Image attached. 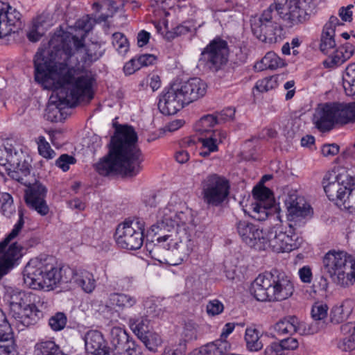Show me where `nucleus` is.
Segmentation results:
<instances>
[{
    "label": "nucleus",
    "mask_w": 355,
    "mask_h": 355,
    "mask_svg": "<svg viewBox=\"0 0 355 355\" xmlns=\"http://www.w3.org/2000/svg\"><path fill=\"white\" fill-rule=\"evenodd\" d=\"M94 22L87 15L76 22L83 33L80 37L65 33L53 37L45 49H39L34 57L35 79L46 84L56 80L59 88L50 98L47 119L58 121L61 110L73 107L83 97L92 98L95 81L91 71L86 70L105 53L99 42L85 44V37L92 29Z\"/></svg>",
    "instance_id": "obj_1"
},
{
    "label": "nucleus",
    "mask_w": 355,
    "mask_h": 355,
    "mask_svg": "<svg viewBox=\"0 0 355 355\" xmlns=\"http://www.w3.org/2000/svg\"><path fill=\"white\" fill-rule=\"evenodd\" d=\"M23 277L24 284L34 290L50 291L60 284L68 282L75 284L87 293H91L96 287L92 272L84 269L58 267L52 257L31 259L24 269Z\"/></svg>",
    "instance_id": "obj_2"
},
{
    "label": "nucleus",
    "mask_w": 355,
    "mask_h": 355,
    "mask_svg": "<svg viewBox=\"0 0 355 355\" xmlns=\"http://www.w3.org/2000/svg\"><path fill=\"white\" fill-rule=\"evenodd\" d=\"M137 134L130 125H121L112 137L109 152L95 164L101 175L120 174L127 177L137 175L142 169L143 155L138 147Z\"/></svg>",
    "instance_id": "obj_3"
},
{
    "label": "nucleus",
    "mask_w": 355,
    "mask_h": 355,
    "mask_svg": "<svg viewBox=\"0 0 355 355\" xmlns=\"http://www.w3.org/2000/svg\"><path fill=\"white\" fill-rule=\"evenodd\" d=\"M275 1V4H271L259 17L251 21L254 35L265 43H276L282 39L283 29L272 21L275 10L284 21L293 26L308 21L315 7L313 0Z\"/></svg>",
    "instance_id": "obj_4"
},
{
    "label": "nucleus",
    "mask_w": 355,
    "mask_h": 355,
    "mask_svg": "<svg viewBox=\"0 0 355 355\" xmlns=\"http://www.w3.org/2000/svg\"><path fill=\"white\" fill-rule=\"evenodd\" d=\"M287 209V218L290 222L289 230L284 232L281 227L271 228L266 235L263 234V241L259 249L270 248L275 252H291L298 247L297 236L294 232L295 227L305 224L307 218L313 214L312 208L303 197L295 192L288 193L284 200Z\"/></svg>",
    "instance_id": "obj_5"
},
{
    "label": "nucleus",
    "mask_w": 355,
    "mask_h": 355,
    "mask_svg": "<svg viewBox=\"0 0 355 355\" xmlns=\"http://www.w3.org/2000/svg\"><path fill=\"white\" fill-rule=\"evenodd\" d=\"M157 223L151 226L152 232L163 235L157 239L160 246L168 250H177L184 256H188L193 250L195 241L188 233L187 224L191 221L189 211H175L168 205L159 210Z\"/></svg>",
    "instance_id": "obj_6"
},
{
    "label": "nucleus",
    "mask_w": 355,
    "mask_h": 355,
    "mask_svg": "<svg viewBox=\"0 0 355 355\" xmlns=\"http://www.w3.org/2000/svg\"><path fill=\"white\" fill-rule=\"evenodd\" d=\"M207 88V84L199 78L173 83L161 94L158 108L163 114H175L185 105L204 96Z\"/></svg>",
    "instance_id": "obj_7"
},
{
    "label": "nucleus",
    "mask_w": 355,
    "mask_h": 355,
    "mask_svg": "<svg viewBox=\"0 0 355 355\" xmlns=\"http://www.w3.org/2000/svg\"><path fill=\"white\" fill-rule=\"evenodd\" d=\"M250 291L257 301H282L293 295L294 286L284 272L273 270L259 275L252 283Z\"/></svg>",
    "instance_id": "obj_8"
},
{
    "label": "nucleus",
    "mask_w": 355,
    "mask_h": 355,
    "mask_svg": "<svg viewBox=\"0 0 355 355\" xmlns=\"http://www.w3.org/2000/svg\"><path fill=\"white\" fill-rule=\"evenodd\" d=\"M322 272L334 284L349 287L355 282V259L345 251L331 250L323 257Z\"/></svg>",
    "instance_id": "obj_9"
},
{
    "label": "nucleus",
    "mask_w": 355,
    "mask_h": 355,
    "mask_svg": "<svg viewBox=\"0 0 355 355\" xmlns=\"http://www.w3.org/2000/svg\"><path fill=\"white\" fill-rule=\"evenodd\" d=\"M355 121V103L347 105L325 103L315 111L313 122L322 132L330 130L334 123Z\"/></svg>",
    "instance_id": "obj_10"
},
{
    "label": "nucleus",
    "mask_w": 355,
    "mask_h": 355,
    "mask_svg": "<svg viewBox=\"0 0 355 355\" xmlns=\"http://www.w3.org/2000/svg\"><path fill=\"white\" fill-rule=\"evenodd\" d=\"M24 157L23 152L16 150L11 144L0 143V174H7L21 184H26L21 175L27 176L30 173L31 165Z\"/></svg>",
    "instance_id": "obj_11"
},
{
    "label": "nucleus",
    "mask_w": 355,
    "mask_h": 355,
    "mask_svg": "<svg viewBox=\"0 0 355 355\" xmlns=\"http://www.w3.org/2000/svg\"><path fill=\"white\" fill-rule=\"evenodd\" d=\"M144 222L139 218L126 220L119 224L116 230L115 239L117 245L123 249L135 250L144 243Z\"/></svg>",
    "instance_id": "obj_12"
},
{
    "label": "nucleus",
    "mask_w": 355,
    "mask_h": 355,
    "mask_svg": "<svg viewBox=\"0 0 355 355\" xmlns=\"http://www.w3.org/2000/svg\"><path fill=\"white\" fill-rule=\"evenodd\" d=\"M229 181L217 174L207 175L202 182V195L208 207H220L227 200L230 193Z\"/></svg>",
    "instance_id": "obj_13"
},
{
    "label": "nucleus",
    "mask_w": 355,
    "mask_h": 355,
    "mask_svg": "<svg viewBox=\"0 0 355 355\" xmlns=\"http://www.w3.org/2000/svg\"><path fill=\"white\" fill-rule=\"evenodd\" d=\"M324 192L330 200L336 199L347 202L346 197L352 187L355 186V179L347 171L336 172L325 175L322 180Z\"/></svg>",
    "instance_id": "obj_14"
},
{
    "label": "nucleus",
    "mask_w": 355,
    "mask_h": 355,
    "mask_svg": "<svg viewBox=\"0 0 355 355\" xmlns=\"http://www.w3.org/2000/svg\"><path fill=\"white\" fill-rule=\"evenodd\" d=\"M228 55L227 42L216 37L202 50L199 61L211 71L216 72L227 64Z\"/></svg>",
    "instance_id": "obj_15"
},
{
    "label": "nucleus",
    "mask_w": 355,
    "mask_h": 355,
    "mask_svg": "<svg viewBox=\"0 0 355 355\" xmlns=\"http://www.w3.org/2000/svg\"><path fill=\"white\" fill-rule=\"evenodd\" d=\"M21 175L24 178V182H26L24 184L27 187L24 191V200L27 206L42 216L46 215L49 210L45 200L47 189L37 181L33 184L28 182L24 179L25 176Z\"/></svg>",
    "instance_id": "obj_16"
},
{
    "label": "nucleus",
    "mask_w": 355,
    "mask_h": 355,
    "mask_svg": "<svg viewBox=\"0 0 355 355\" xmlns=\"http://www.w3.org/2000/svg\"><path fill=\"white\" fill-rule=\"evenodd\" d=\"M39 300V296L31 292L26 293L17 288H5L3 300L9 308V313L14 317L19 314L24 307L28 306L31 301Z\"/></svg>",
    "instance_id": "obj_17"
},
{
    "label": "nucleus",
    "mask_w": 355,
    "mask_h": 355,
    "mask_svg": "<svg viewBox=\"0 0 355 355\" xmlns=\"http://www.w3.org/2000/svg\"><path fill=\"white\" fill-rule=\"evenodd\" d=\"M21 16L15 8L0 1V37L15 33L21 28Z\"/></svg>",
    "instance_id": "obj_18"
},
{
    "label": "nucleus",
    "mask_w": 355,
    "mask_h": 355,
    "mask_svg": "<svg viewBox=\"0 0 355 355\" xmlns=\"http://www.w3.org/2000/svg\"><path fill=\"white\" fill-rule=\"evenodd\" d=\"M236 230L243 241L250 247L261 245L263 232L259 227L247 220H239L236 224Z\"/></svg>",
    "instance_id": "obj_19"
},
{
    "label": "nucleus",
    "mask_w": 355,
    "mask_h": 355,
    "mask_svg": "<svg viewBox=\"0 0 355 355\" xmlns=\"http://www.w3.org/2000/svg\"><path fill=\"white\" fill-rule=\"evenodd\" d=\"M22 247L17 243H12L0 257V280L19 264L23 256Z\"/></svg>",
    "instance_id": "obj_20"
},
{
    "label": "nucleus",
    "mask_w": 355,
    "mask_h": 355,
    "mask_svg": "<svg viewBox=\"0 0 355 355\" xmlns=\"http://www.w3.org/2000/svg\"><path fill=\"white\" fill-rule=\"evenodd\" d=\"M53 25V20L49 13H42L33 21V25L27 33L28 40L35 42L40 40L46 31Z\"/></svg>",
    "instance_id": "obj_21"
},
{
    "label": "nucleus",
    "mask_w": 355,
    "mask_h": 355,
    "mask_svg": "<svg viewBox=\"0 0 355 355\" xmlns=\"http://www.w3.org/2000/svg\"><path fill=\"white\" fill-rule=\"evenodd\" d=\"M40 302L39 300H33L31 301L28 306L24 307L19 314H16L13 318L24 327H28L37 323L39 320V306L37 304Z\"/></svg>",
    "instance_id": "obj_22"
},
{
    "label": "nucleus",
    "mask_w": 355,
    "mask_h": 355,
    "mask_svg": "<svg viewBox=\"0 0 355 355\" xmlns=\"http://www.w3.org/2000/svg\"><path fill=\"white\" fill-rule=\"evenodd\" d=\"M354 52V46L347 42L336 49L332 55L324 62L327 67H336L341 65L348 59H349Z\"/></svg>",
    "instance_id": "obj_23"
},
{
    "label": "nucleus",
    "mask_w": 355,
    "mask_h": 355,
    "mask_svg": "<svg viewBox=\"0 0 355 355\" xmlns=\"http://www.w3.org/2000/svg\"><path fill=\"white\" fill-rule=\"evenodd\" d=\"M85 349L90 355H97L107 349L103 335L98 331H89L85 336Z\"/></svg>",
    "instance_id": "obj_24"
},
{
    "label": "nucleus",
    "mask_w": 355,
    "mask_h": 355,
    "mask_svg": "<svg viewBox=\"0 0 355 355\" xmlns=\"http://www.w3.org/2000/svg\"><path fill=\"white\" fill-rule=\"evenodd\" d=\"M353 308V302L349 300H346L340 304L334 306L330 313L331 322L336 324L345 322L351 315Z\"/></svg>",
    "instance_id": "obj_25"
},
{
    "label": "nucleus",
    "mask_w": 355,
    "mask_h": 355,
    "mask_svg": "<svg viewBox=\"0 0 355 355\" xmlns=\"http://www.w3.org/2000/svg\"><path fill=\"white\" fill-rule=\"evenodd\" d=\"M137 302L135 297L125 293H111L108 298V303L111 306H116L120 310L131 308Z\"/></svg>",
    "instance_id": "obj_26"
},
{
    "label": "nucleus",
    "mask_w": 355,
    "mask_h": 355,
    "mask_svg": "<svg viewBox=\"0 0 355 355\" xmlns=\"http://www.w3.org/2000/svg\"><path fill=\"white\" fill-rule=\"evenodd\" d=\"M297 324V318L295 316H287L279 320L272 327L273 331L278 336H284L286 334L293 335L296 333V327Z\"/></svg>",
    "instance_id": "obj_27"
},
{
    "label": "nucleus",
    "mask_w": 355,
    "mask_h": 355,
    "mask_svg": "<svg viewBox=\"0 0 355 355\" xmlns=\"http://www.w3.org/2000/svg\"><path fill=\"white\" fill-rule=\"evenodd\" d=\"M35 355H67L55 341L51 340H39L34 347Z\"/></svg>",
    "instance_id": "obj_28"
},
{
    "label": "nucleus",
    "mask_w": 355,
    "mask_h": 355,
    "mask_svg": "<svg viewBox=\"0 0 355 355\" xmlns=\"http://www.w3.org/2000/svg\"><path fill=\"white\" fill-rule=\"evenodd\" d=\"M284 63L281 58L278 57L274 52H268L262 60L257 62L254 67L258 71H263L266 69H276L282 66Z\"/></svg>",
    "instance_id": "obj_29"
},
{
    "label": "nucleus",
    "mask_w": 355,
    "mask_h": 355,
    "mask_svg": "<svg viewBox=\"0 0 355 355\" xmlns=\"http://www.w3.org/2000/svg\"><path fill=\"white\" fill-rule=\"evenodd\" d=\"M129 324L132 331L138 338L150 333V320L146 315L130 318Z\"/></svg>",
    "instance_id": "obj_30"
},
{
    "label": "nucleus",
    "mask_w": 355,
    "mask_h": 355,
    "mask_svg": "<svg viewBox=\"0 0 355 355\" xmlns=\"http://www.w3.org/2000/svg\"><path fill=\"white\" fill-rule=\"evenodd\" d=\"M245 340L247 348L252 352H257L263 346L259 331L254 328L248 327L245 329Z\"/></svg>",
    "instance_id": "obj_31"
},
{
    "label": "nucleus",
    "mask_w": 355,
    "mask_h": 355,
    "mask_svg": "<svg viewBox=\"0 0 355 355\" xmlns=\"http://www.w3.org/2000/svg\"><path fill=\"white\" fill-rule=\"evenodd\" d=\"M343 87L348 96L355 94V63L349 64L343 75Z\"/></svg>",
    "instance_id": "obj_32"
},
{
    "label": "nucleus",
    "mask_w": 355,
    "mask_h": 355,
    "mask_svg": "<svg viewBox=\"0 0 355 355\" xmlns=\"http://www.w3.org/2000/svg\"><path fill=\"white\" fill-rule=\"evenodd\" d=\"M218 124L214 114H207L200 118L196 123L195 129L202 136L207 135L211 131V128Z\"/></svg>",
    "instance_id": "obj_33"
},
{
    "label": "nucleus",
    "mask_w": 355,
    "mask_h": 355,
    "mask_svg": "<svg viewBox=\"0 0 355 355\" xmlns=\"http://www.w3.org/2000/svg\"><path fill=\"white\" fill-rule=\"evenodd\" d=\"M129 336L126 332L121 328H113L111 331V343L116 349L119 351L128 345Z\"/></svg>",
    "instance_id": "obj_34"
},
{
    "label": "nucleus",
    "mask_w": 355,
    "mask_h": 355,
    "mask_svg": "<svg viewBox=\"0 0 355 355\" xmlns=\"http://www.w3.org/2000/svg\"><path fill=\"white\" fill-rule=\"evenodd\" d=\"M272 206V203L270 202H267V204H263L262 202L252 203L250 216L259 221L265 220L268 216V211Z\"/></svg>",
    "instance_id": "obj_35"
},
{
    "label": "nucleus",
    "mask_w": 355,
    "mask_h": 355,
    "mask_svg": "<svg viewBox=\"0 0 355 355\" xmlns=\"http://www.w3.org/2000/svg\"><path fill=\"white\" fill-rule=\"evenodd\" d=\"M19 220L17 223L14 225L13 229L3 240L0 241V254L4 252L10 241L17 236L24 226V220L23 218L22 212L19 211Z\"/></svg>",
    "instance_id": "obj_36"
},
{
    "label": "nucleus",
    "mask_w": 355,
    "mask_h": 355,
    "mask_svg": "<svg viewBox=\"0 0 355 355\" xmlns=\"http://www.w3.org/2000/svg\"><path fill=\"white\" fill-rule=\"evenodd\" d=\"M0 210L7 218L15 212L12 197L8 193H0Z\"/></svg>",
    "instance_id": "obj_37"
},
{
    "label": "nucleus",
    "mask_w": 355,
    "mask_h": 355,
    "mask_svg": "<svg viewBox=\"0 0 355 355\" xmlns=\"http://www.w3.org/2000/svg\"><path fill=\"white\" fill-rule=\"evenodd\" d=\"M334 36V33L322 30L320 38V49L323 53L328 54L331 50L336 47V43Z\"/></svg>",
    "instance_id": "obj_38"
},
{
    "label": "nucleus",
    "mask_w": 355,
    "mask_h": 355,
    "mask_svg": "<svg viewBox=\"0 0 355 355\" xmlns=\"http://www.w3.org/2000/svg\"><path fill=\"white\" fill-rule=\"evenodd\" d=\"M252 196L255 199V202L273 203L272 193L271 191L266 187H256L252 190Z\"/></svg>",
    "instance_id": "obj_39"
},
{
    "label": "nucleus",
    "mask_w": 355,
    "mask_h": 355,
    "mask_svg": "<svg viewBox=\"0 0 355 355\" xmlns=\"http://www.w3.org/2000/svg\"><path fill=\"white\" fill-rule=\"evenodd\" d=\"M112 44L119 54H125L129 49V42L126 37L117 32L112 35Z\"/></svg>",
    "instance_id": "obj_40"
},
{
    "label": "nucleus",
    "mask_w": 355,
    "mask_h": 355,
    "mask_svg": "<svg viewBox=\"0 0 355 355\" xmlns=\"http://www.w3.org/2000/svg\"><path fill=\"white\" fill-rule=\"evenodd\" d=\"M139 338L149 351L153 352L157 351L158 346L162 343L160 336L157 334L151 332Z\"/></svg>",
    "instance_id": "obj_41"
},
{
    "label": "nucleus",
    "mask_w": 355,
    "mask_h": 355,
    "mask_svg": "<svg viewBox=\"0 0 355 355\" xmlns=\"http://www.w3.org/2000/svg\"><path fill=\"white\" fill-rule=\"evenodd\" d=\"M67 321V318L64 313L57 312L49 318V324L53 331H58L64 328Z\"/></svg>",
    "instance_id": "obj_42"
},
{
    "label": "nucleus",
    "mask_w": 355,
    "mask_h": 355,
    "mask_svg": "<svg viewBox=\"0 0 355 355\" xmlns=\"http://www.w3.org/2000/svg\"><path fill=\"white\" fill-rule=\"evenodd\" d=\"M277 87V78L269 76L259 80L255 85V88L260 92H266Z\"/></svg>",
    "instance_id": "obj_43"
},
{
    "label": "nucleus",
    "mask_w": 355,
    "mask_h": 355,
    "mask_svg": "<svg viewBox=\"0 0 355 355\" xmlns=\"http://www.w3.org/2000/svg\"><path fill=\"white\" fill-rule=\"evenodd\" d=\"M38 151L40 155L46 159H52L55 156V151L51 148L50 144L46 141L44 136H40L37 139Z\"/></svg>",
    "instance_id": "obj_44"
},
{
    "label": "nucleus",
    "mask_w": 355,
    "mask_h": 355,
    "mask_svg": "<svg viewBox=\"0 0 355 355\" xmlns=\"http://www.w3.org/2000/svg\"><path fill=\"white\" fill-rule=\"evenodd\" d=\"M296 327V333H299L300 335H311L317 333L319 330V327L315 322L311 324H307L306 322H300L297 319V324Z\"/></svg>",
    "instance_id": "obj_45"
},
{
    "label": "nucleus",
    "mask_w": 355,
    "mask_h": 355,
    "mask_svg": "<svg viewBox=\"0 0 355 355\" xmlns=\"http://www.w3.org/2000/svg\"><path fill=\"white\" fill-rule=\"evenodd\" d=\"M328 306L324 304H315L311 309V316L316 321L322 320L327 316ZM316 324V322H315Z\"/></svg>",
    "instance_id": "obj_46"
},
{
    "label": "nucleus",
    "mask_w": 355,
    "mask_h": 355,
    "mask_svg": "<svg viewBox=\"0 0 355 355\" xmlns=\"http://www.w3.org/2000/svg\"><path fill=\"white\" fill-rule=\"evenodd\" d=\"M338 347L342 351L349 352L355 349V332L352 333L343 339L338 343Z\"/></svg>",
    "instance_id": "obj_47"
},
{
    "label": "nucleus",
    "mask_w": 355,
    "mask_h": 355,
    "mask_svg": "<svg viewBox=\"0 0 355 355\" xmlns=\"http://www.w3.org/2000/svg\"><path fill=\"white\" fill-rule=\"evenodd\" d=\"M6 338L4 339L5 341H7L8 345H0V355H17V351L15 349L14 338H13V332L10 333V336H6Z\"/></svg>",
    "instance_id": "obj_48"
},
{
    "label": "nucleus",
    "mask_w": 355,
    "mask_h": 355,
    "mask_svg": "<svg viewBox=\"0 0 355 355\" xmlns=\"http://www.w3.org/2000/svg\"><path fill=\"white\" fill-rule=\"evenodd\" d=\"M76 163V159L74 157L68 154H62L55 161V165L61 168L63 171H67L69 168L70 164Z\"/></svg>",
    "instance_id": "obj_49"
},
{
    "label": "nucleus",
    "mask_w": 355,
    "mask_h": 355,
    "mask_svg": "<svg viewBox=\"0 0 355 355\" xmlns=\"http://www.w3.org/2000/svg\"><path fill=\"white\" fill-rule=\"evenodd\" d=\"M222 352L214 343L201 347L199 350H194L191 355H220Z\"/></svg>",
    "instance_id": "obj_50"
},
{
    "label": "nucleus",
    "mask_w": 355,
    "mask_h": 355,
    "mask_svg": "<svg viewBox=\"0 0 355 355\" xmlns=\"http://www.w3.org/2000/svg\"><path fill=\"white\" fill-rule=\"evenodd\" d=\"M224 306L218 300H210L207 304V312L209 315H217L223 311Z\"/></svg>",
    "instance_id": "obj_51"
},
{
    "label": "nucleus",
    "mask_w": 355,
    "mask_h": 355,
    "mask_svg": "<svg viewBox=\"0 0 355 355\" xmlns=\"http://www.w3.org/2000/svg\"><path fill=\"white\" fill-rule=\"evenodd\" d=\"M144 306L146 309V313L153 317H158L162 313V309L158 308L154 300L152 298H147L144 300Z\"/></svg>",
    "instance_id": "obj_52"
},
{
    "label": "nucleus",
    "mask_w": 355,
    "mask_h": 355,
    "mask_svg": "<svg viewBox=\"0 0 355 355\" xmlns=\"http://www.w3.org/2000/svg\"><path fill=\"white\" fill-rule=\"evenodd\" d=\"M282 348L283 352L296 349L299 346V342L297 338L288 337L277 342Z\"/></svg>",
    "instance_id": "obj_53"
},
{
    "label": "nucleus",
    "mask_w": 355,
    "mask_h": 355,
    "mask_svg": "<svg viewBox=\"0 0 355 355\" xmlns=\"http://www.w3.org/2000/svg\"><path fill=\"white\" fill-rule=\"evenodd\" d=\"M137 60L136 68L140 69L142 67L152 65L156 60V57L153 54H143L138 58H135Z\"/></svg>",
    "instance_id": "obj_54"
},
{
    "label": "nucleus",
    "mask_w": 355,
    "mask_h": 355,
    "mask_svg": "<svg viewBox=\"0 0 355 355\" xmlns=\"http://www.w3.org/2000/svg\"><path fill=\"white\" fill-rule=\"evenodd\" d=\"M234 114L235 110L232 107H227L220 112H216L214 115L216 119H217L218 123L220 124L233 119Z\"/></svg>",
    "instance_id": "obj_55"
},
{
    "label": "nucleus",
    "mask_w": 355,
    "mask_h": 355,
    "mask_svg": "<svg viewBox=\"0 0 355 355\" xmlns=\"http://www.w3.org/2000/svg\"><path fill=\"white\" fill-rule=\"evenodd\" d=\"M12 332L10 324H9L3 311L0 309V334L6 336H10Z\"/></svg>",
    "instance_id": "obj_56"
},
{
    "label": "nucleus",
    "mask_w": 355,
    "mask_h": 355,
    "mask_svg": "<svg viewBox=\"0 0 355 355\" xmlns=\"http://www.w3.org/2000/svg\"><path fill=\"white\" fill-rule=\"evenodd\" d=\"M204 149L209 150L211 152H216L218 150L216 141L212 139V137H209L207 135H204L199 139Z\"/></svg>",
    "instance_id": "obj_57"
},
{
    "label": "nucleus",
    "mask_w": 355,
    "mask_h": 355,
    "mask_svg": "<svg viewBox=\"0 0 355 355\" xmlns=\"http://www.w3.org/2000/svg\"><path fill=\"white\" fill-rule=\"evenodd\" d=\"M264 355H286L277 342H273L268 345L264 350Z\"/></svg>",
    "instance_id": "obj_58"
},
{
    "label": "nucleus",
    "mask_w": 355,
    "mask_h": 355,
    "mask_svg": "<svg viewBox=\"0 0 355 355\" xmlns=\"http://www.w3.org/2000/svg\"><path fill=\"white\" fill-rule=\"evenodd\" d=\"M190 31V28L185 25H179L173 29V33H168L166 37L168 40L173 39L175 37L185 35Z\"/></svg>",
    "instance_id": "obj_59"
},
{
    "label": "nucleus",
    "mask_w": 355,
    "mask_h": 355,
    "mask_svg": "<svg viewBox=\"0 0 355 355\" xmlns=\"http://www.w3.org/2000/svg\"><path fill=\"white\" fill-rule=\"evenodd\" d=\"M338 18L336 16H331L329 21L324 24L323 30L335 34V28L337 26L341 25Z\"/></svg>",
    "instance_id": "obj_60"
},
{
    "label": "nucleus",
    "mask_w": 355,
    "mask_h": 355,
    "mask_svg": "<svg viewBox=\"0 0 355 355\" xmlns=\"http://www.w3.org/2000/svg\"><path fill=\"white\" fill-rule=\"evenodd\" d=\"M299 276L304 283H311L312 280V272L309 266H304L299 270Z\"/></svg>",
    "instance_id": "obj_61"
},
{
    "label": "nucleus",
    "mask_w": 355,
    "mask_h": 355,
    "mask_svg": "<svg viewBox=\"0 0 355 355\" xmlns=\"http://www.w3.org/2000/svg\"><path fill=\"white\" fill-rule=\"evenodd\" d=\"M339 152V146L337 144H325L322 148V153L324 156H334Z\"/></svg>",
    "instance_id": "obj_62"
},
{
    "label": "nucleus",
    "mask_w": 355,
    "mask_h": 355,
    "mask_svg": "<svg viewBox=\"0 0 355 355\" xmlns=\"http://www.w3.org/2000/svg\"><path fill=\"white\" fill-rule=\"evenodd\" d=\"M353 5H349L347 8L342 7L339 10V16L345 21H351L352 19V12L350 10Z\"/></svg>",
    "instance_id": "obj_63"
},
{
    "label": "nucleus",
    "mask_w": 355,
    "mask_h": 355,
    "mask_svg": "<svg viewBox=\"0 0 355 355\" xmlns=\"http://www.w3.org/2000/svg\"><path fill=\"white\" fill-rule=\"evenodd\" d=\"M134 346V343L130 341L128 345H125L124 348L117 352L118 355H137V352Z\"/></svg>",
    "instance_id": "obj_64"
}]
</instances>
